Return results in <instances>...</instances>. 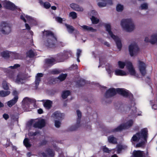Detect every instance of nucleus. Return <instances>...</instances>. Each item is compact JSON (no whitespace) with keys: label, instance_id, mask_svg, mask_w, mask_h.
Wrapping results in <instances>:
<instances>
[{"label":"nucleus","instance_id":"1","mask_svg":"<svg viewBox=\"0 0 157 157\" xmlns=\"http://www.w3.org/2000/svg\"><path fill=\"white\" fill-rule=\"evenodd\" d=\"M147 128L142 129L140 132L136 133L134 135L131 140L132 141H140L136 145V147H141L143 146L147 142Z\"/></svg>","mask_w":157,"mask_h":157},{"label":"nucleus","instance_id":"2","mask_svg":"<svg viewBox=\"0 0 157 157\" xmlns=\"http://www.w3.org/2000/svg\"><path fill=\"white\" fill-rule=\"evenodd\" d=\"M43 38L44 39V44L49 48L55 47L57 42V39L53 33L50 31L44 30L43 32Z\"/></svg>","mask_w":157,"mask_h":157},{"label":"nucleus","instance_id":"3","mask_svg":"<svg viewBox=\"0 0 157 157\" xmlns=\"http://www.w3.org/2000/svg\"><path fill=\"white\" fill-rule=\"evenodd\" d=\"M117 93L124 96H128L131 98H132L133 97L132 95L130 93H129L127 90L123 89L117 88L115 89L113 88L109 89L106 92L105 96L106 98H109L114 96Z\"/></svg>","mask_w":157,"mask_h":157},{"label":"nucleus","instance_id":"4","mask_svg":"<svg viewBox=\"0 0 157 157\" xmlns=\"http://www.w3.org/2000/svg\"><path fill=\"white\" fill-rule=\"evenodd\" d=\"M105 27L109 35L116 42L118 48L120 50L122 47V44L120 38L114 34V31L111 29L110 24H105Z\"/></svg>","mask_w":157,"mask_h":157},{"label":"nucleus","instance_id":"5","mask_svg":"<svg viewBox=\"0 0 157 157\" xmlns=\"http://www.w3.org/2000/svg\"><path fill=\"white\" fill-rule=\"evenodd\" d=\"M119 67L121 69L123 68L125 66L128 70L129 74L135 77H137L138 76V74H136L134 68L132 63L129 61H126L125 62L121 61H119L118 63Z\"/></svg>","mask_w":157,"mask_h":157},{"label":"nucleus","instance_id":"6","mask_svg":"<svg viewBox=\"0 0 157 157\" xmlns=\"http://www.w3.org/2000/svg\"><path fill=\"white\" fill-rule=\"evenodd\" d=\"M121 25L122 27L127 32H132L135 29V25L132 19L131 18L122 20Z\"/></svg>","mask_w":157,"mask_h":157},{"label":"nucleus","instance_id":"7","mask_svg":"<svg viewBox=\"0 0 157 157\" xmlns=\"http://www.w3.org/2000/svg\"><path fill=\"white\" fill-rule=\"evenodd\" d=\"M9 78L18 84H21L24 83L27 78L21 73H19L16 75L14 73L10 74Z\"/></svg>","mask_w":157,"mask_h":157},{"label":"nucleus","instance_id":"8","mask_svg":"<svg viewBox=\"0 0 157 157\" xmlns=\"http://www.w3.org/2000/svg\"><path fill=\"white\" fill-rule=\"evenodd\" d=\"M11 29L9 24L6 22H2L0 24V32L5 35H8L11 33Z\"/></svg>","mask_w":157,"mask_h":157},{"label":"nucleus","instance_id":"9","mask_svg":"<svg viewBox=\"0 0 157 157\" xmlns=\"http://www.w3.org/2000/svg\"><path fill=\"white\" fill-rule=\"evenodd\" d=\"M4 6L6 8L13 11L14 13L16 15H18L20 13V9L17 8L13 3L9 1H5L4 2Z\"/></svg>","mask_w":157,"mask_h":157},{"label":"nucleus","instance_id":"10","mask_svg":"<svg viewBox=\"0 0 157 157\" xmlns=\"http://www.w3.org/2000/svg\"><path fill=\"white\" fill-rule=\"evenodd\" d=\"M133 121L132 120L128 121L126 123L124 124H121L117 128L113 129V132H116L121 131L123 129L128 128L131 127L133 124Z\"/></svg>","mask_w":157,"mask_h":157},{"label":"nucleus","instance_id":"11","mask_svg":"<svg viewBox=\"0 0 157 157\" xmlns=\"http://www.w3.org/2000/svg\"><path fill=\"white\" fill-rule=\"evenodd\" d=\"M72 53L71 51L70 50H64L63 52L60 53L58 55V58L61 59L60 62H62L64 59H68L69 57H71L72 56Z\"/></svg>","mask_w":157,"mask_h":157},{"label":"nucleus","instance_id":"12","mask_svg":"<svg viewBox=\"0 0 157 157\" xmlns=\"http://www.w3.org/2000/svg\"><path fill=\"white\" fill-rule=\"evenodd\" d=\"M129 51L130 55L131 56L136 55L139 50V48L137 44L133 43L129 46Z\"/></svg>","mask_w":157,"mask_h":157},{"label":"nucleus","instance_id":"13","mask_svg":"<svg viewBox=\"0 0 157 157\" xmlns=\"http://www.w3.org/2000/svg\"><path fill=\"white\" fill-rule=\"evenodd\" d=\"M76 112L78 117L75 126H73L71 127L70 130V131H72L75 130L80 125V120L81 117V112L78 110H77Z\"/></svg>","mask_w":157,"mask_h":157},{"label":"nucleus","instance_id":"14","mask_svg":"<svg viewBox=\"0 0 157 157\" xmlns=\"http://www.w3.org/2000/svg\"><path fill=\"white\" fill-rule=\"evenodd\" d=\"M98 5L100 7H105L107 5H111L112 0H97Z\"/></svg>","mask_w":157,"mask_h":157},{"label":"nucleus","instance_id":"15","mask_svg":"<svg viewBox=\"0 0 157 157\" xmlns=\"http://www.w3.org/2000/svg\"><path fill=\"white\" fill-rule=\"evenodd\" d=\"M21 19L23 20V21L26 22L27 21L32 24L35 25L36 24L35 20L32 17L28 16L27 15H25V14L22 15L21 16Z\"/></svg>","mask_w":157,"mask_h":157},{"label":"nucleus","instance_id":"16","mask_svg":"<svg viewBox=\"0 0 157 157\" xmlns=\"http://www.w3.org/2000/svg\"><path fill=\"white\" fill-rule=\"evenodd\" d=\"M133 157H146L148 155L147 152L144 153L143 151L140 150H134L133 152Z\"/></svg>","mask_w":157,"mask_h":157},{"label":"nucleus","instance_id":"17","mask_svg":"<svg viewBox=\"0 0 157 157\" xmlns=\"http://www.w3.org/2000/svg\"><path fill=\"white\" fill-rule=\"evenodd\" d=\"M138 68L142 75L144 76L146 73V66L145 64L142 61H139Z\"/></svg>","mask_w":157,"mask_h":157},{"label":"nucleus","instance_id":"18","mask_svg":"<svg viewBox=\"0 0 157 157\" xmlns=\"http://www.w3.org/2000/svg\"><path fill=\"white\" fill-rule=\"evenodd\" d=\"M45 123V121L44 119H40L35 121L33 124V126L35 128H41L44 126Z\"/></svg>","mask_w":157,"mask_h":157},{"label":"nucleus","instance_id":"19","mask_svg":"<svg viewBox=\"0 0 157 157\" xmlns=\"http://www.w3.org/2000/svg\"><path fill=\"white\" fill-rule=\"evenodd\" d=\"M97 14V12L95 10H92L90 13V15L92 16L91 18H90L91 20L94 24H97L99 22V19L94 17Z\"/></svg>","mask_w":157,"mask_h":157},{"label":"nucleus","instance_id":"20","mask_svg":"<svg viewBox=\"0 0 157 157\" xmlns=\"http://www.w3.org/2000/svg\"><path fill=\"white\" fill-rule=\"evenodd\" d=\"M70 6L72 9L76 11L82 12L83 11V8L76 4L72 3L70 4Z\"/></svg>","mask_w":157,"mask_h":157},{"label":"nucleus","instance_id":"21","mask_svg":"<svg viewBox=\"0 0 157 157\" xmlns=\"http://www.w3.org/2000/svg\"><path fill=\"white\" fill-rule=\"evenodd\" d=\"M129 73V72H126L119 69H116L114 71L115 75L118 76H125L128 75Z\"/></svg>","mask_w":157,"mask_h":157},{"label":"nucleus","instance_id":"22","mask_svg":"<svg viewBox=\"0 0 157 157\" xmlns=\"http://www.w3.org/2000/svg\"><path fill=\"white\" fill-rule=\"evenodd\" d=\"M40 101H43V105L46 109H49L51 107L52 103V101L47 100H43Z\"/></svg>","mask_w":157,"mask_h":157},{"label":"nucleus","instance_id":"23","mask_svg":"<svg viewBox=\"0 0 157 157\" xmlns=\"http://www.w3.org/2000/svg\"><path fill=\"white\" fill-rule=\"evenodd\" d=\"M18 97L17 96L14 97V98L11 100L8 101L7 104V105L10 107H11L13 105H14L17 102Z\"/></svg>","mask_w":157,"mask_h":157},{"label":"nucleus","instance_id":"24","mask_svg":"<svg viewBox=\"0 0 157 157\" xmlns=\"http://www.w3.org/2000/svg\"><path fill=\"white\" fill-rule=\"evenodd\" d=\"M64 116V114L61 113L58 111L55 112L52 115V117L55 118L61 119Z\"/></svg>","mask_w":157,"mask_h":157},{"label":"nucleus","instance_id":"25","mask_svg":"<svg viewBox=\"0 0 157 157\" xmlns=\"http://www.w3.org/2000/svg\"><path fill=\"white\" fill-rule=\"evenodd\" d=\"M82 28L85 31H90L91 32H95L96 29H93L92 27L87 26L86 25H83L81 26Z\"/></svg>","mask_w":157,"mask_h":157},{"label":"nucleus","instance_id":"26","mask_svg":"<svg viewBox=\"0 0 157 157\" xmlns=\"http://www.w3.org/2000/svg\"><path fill=\"white\" fill-rule=\"evenodd\" d=\"M43 76V74L41 73H39L37 74L36 77L35 83L36 86H37L40 81L41 78Z\"/></svg>","mask_w":157,"mask_h":157},{"label":"nucleus","instance_id":"27","mask_svg":"<svg viewBox=\"0 0 157 157\" xmlns=\"http://www.w3.org/2000/svg\"><path fill=\"white\" fill-rule=\"evenodd\" d=\"M45 61L46 64L50 66L56 63L55 59L53 58L46 59Z\"/></svg>","mask_w":157,"mask_h":157},{"label":"nucleus","instance_id":"28","mask_svg":"<svg viewBox=\"0 0 157 157\" xmlns=\"http://www.w3.org/2000/svg\"><path fill=\"white\" fill-rule=\"evenodd\" d=\"M32 102V100L28 97H25L23 100L22 104L23 106H29V105Z\"/></svg>","mask_w":157,"mask_h":157},{"label":"nucleus","instance_id":"29","mask_svg":"<svg viewBox=\"0 0 157 157\" xmlns=\"http://www.w3.org/2000/svg\"><path fill=\"white\" fill-rule=\"evenodd\" d=\"M20 65L18 64H16L14 65L13 66H11L8 67V68H5L4 69V71L6 72L9 73L10 72V69H14L17 68V67H19Z\"/></svg>","mask_w":157,"mask_h":157},{"label":"nucleus","instance_id":"30","mask_svg":"<svg viewBox=\"0 0 157 157\" xmlns=\"http://www.w3.org/2000/svg\"><path fill=\"white\" fill-rule=\"evenodd\" d=\"M106 69L108 74L110 75L111 76V74L113 72V67L109 64H108L106 66Z\"/></svg>","mask_w":157,"mask_h":157},{"label":"nucleus","instance_id":"31","mask_svg":"<svg viewBox=\"0 0 157 157\" xmlns=\"http://www.w3.org/2000/svg\"><path fill=\"white\" fill-rule=\"evenodd\" d=\"M39 3L41 6H43L46 9L49 8L51 6L50 4L48 2H43L42 1L40 0L39 1Z\"/></svg>","mask_w":157,"mask_h":157},{"label":"nucleus","instance_id":"32","mask_svg":"<svg viewBox=\"0 0 157 157\" xmlns=\"http://www.w3.org/2000/svg\"><path fill=\"white\" fill-rule=\"evenodd\" d=\"M10 93L9 91H4L3 90L0 91V97H4L9 95Z\"/></svg>","mask_w":157,"mask_h":157},{"label":"nucleus","instance_id":"33","mask_svg":"<svg viewBox=\"0 0 157 157\" xmlns=\"http://www.w3.org/2000/svg\"><path fill=\"white\" fill-rule=\"evenodd\" d=\"M11 52H10L8 51H5L1 53V56L4 58H7L11 56L10 53Z\"/></svg>","mask_w":157,"mask_h":157},{"label":"nucleus","instance_id":"34","mask_svg":"<svg viewBox=\"0 0 157 157\" xmlns=\"http://www.w3.org/2000/svg\"><path fill=\"white\" fill-rule=\"evenodd\" d=\"M11 56H12L13 58L15 59H21V58L20 55L15 52H11L10 53Z\"/></svg>","mask_w":157,"mask_h":157},{"label":"nucleus","instance_id":"35","mask_svg":"<svg viewBox=\"0 0 157 157\" xmlns=\"http://www.w3.org/2000/svg\"><path fill=\"white\" fill-rule=\"evenodd\" d=\"M108 140L109 143L113 144H115L117 142L116 139L112 136H111L108 138Z\"/></svg>","mask_w":157,"mask_h":157},{"label":"nucleus","instance_id":"36","mask_svg":"<svg viewBox=\"0 0 157 157\" xmlns=\"http://www.w3.org/2000/svg\"><path fill=\"white\" fill-rule=\"evenodd\" d=\"M152 108L154 109H157V100L150 101Z\"/></svg>","mask_w":157,"mask_h":157},{"label":"nucleus","instance_id":"37","mask_svg":"<svg viewBox=\"0 0 157 157\" xmlns=\"http://www.w3.org/2000/svg\"><path fill=\"white\" fill-rule=\"evenodd\" d=\"M70 94V92L68 90L64 91L62 93V97L63 99L66 98Z\"/></svg>","mask_w":157,"mask_h":157},{"label":"nucleus","instance_id":"38","mask_svg":"<svg viewBox=\"0 0 157 157\" xmlns=\"http://www.w3.org/2000/svg\"><path fill=\"white\" fill-rule=\"evenodd\" d=\"M65 25L67 28L68 32L69 33H72L74 30V29L72 26L67 24H65Z\"/></svg>","mask_w":157,"mask_h":157},{"label":"nucleus","instance_id":"39","mask_svg":"<svg viewBox=\"0 0 157 157\" xmlns=\"http://www.w3.org/2000/svg\"><path fill=\"white\" fill-rule=\"evenodd\" d=\"M148 8V5L147 3H143L140 5V9L143 10H146Z\"/></svg>","mask_w":157,"mask_h":157},{"label":"nucleus","instance_id":"40","mask_svg":"<svg viewBox=\"0 0 157 157\" xmlns=\"http://www.w3.org/2000/svg\"><path fill=\"white\" fill-rule=\"evenodd\" d=\"M27 56L29 57H32L35 55V52L32 50H30L27 53Z\"/></svg>","mask_w":157,"mask_h":157},{"label":"nucleus","instance_id":"41","mask_svg":"<svg viewBox=\"0 0 157 157\" xmlns=\"http://www.w3.org/2000/svg\"><path fill=\"white\" fill-rule=\"evenodd\" d=\"M123 6L121 4H118L116 6V10L118 12H121L123 10Z\"/></svg>","mask_w":157,"mask_h":157},{"label":"nucleus","instance_id":"42","mask_svg":"<svg viewBox=\"0 0 157 157\" xmlns=\"http://www.w3.org/2000/svg\"><path fill=\"white\" fill-rule=\"evenodd\" d=\"M69 16L72 18L73 19H75L77 18V15L76 12H71L69 14Z\"/></svg>","mask_w":157,"mask_h":157},{"label":"nucleus","instance_id":"43","mask_svg":"<svg viewBox=\"0 0 157 157\" xmlns=\"http://www.w3.org/2000/svg\"><path fill=\"white\" fill-rule=\"evenodd\" d=\"M67 76L66 74H61L58 78V79L60 81L64 80L66 78Z\"/></svg>","mask_w":157,"mask_h":157},{"label":"nucleus","instance_id":"44","mask_svg":"<svg viewBox=\"0 0 157 157\" xmlns=\"http://www.w3.org/2000/svg\"><path fill=\"white\" fill-rule=\"evenodd\" d=\"M24 145L26 147H29L30 146V144L29 142V140L27 138H25L23 141Z\"/></svg>","mask_w":157,"mask_h":157},{"label":"nucleus","instance_id":"45","mask_svg":"<svg viewBox=\"0 0 157 157\" xmlns=\"http://www.w3.org/2000/svg\"><path fill=\"white\" fill-rule=\"evenodd\" d=\"M46 152L47 155L51 156L53 157L54 155V153L53 151L50 149H47V150Z\"/></svg>","mask_w":157,"mask_h":157},{"label":"nucleus","instance_id":"46","mask_svg":"<svg viewBox=\"0 0 157 157\" xmlns=\"http://www.w3.org/2000/svg\"><path fill=\"white\" fill-rule=\"evenodd\" d=\"M3 88L5 90H8L9 89V86L7 83L6 81H3L2 83Z\"/></svg>","mask_w":157,"mask_h":157},{"label":"nucleus","instance_id":"47","mask_svg":"<svg viewBox=\"0 0 157 157\" xmlns=\"http://www.w3.org/2000/svg\"><path fill=\"white\" fill-rule=\"evenodd\" d=\"M25 25L26 28V29L29 30V33L31 35V36H32L33 35V33L32 31L30 30V27L29 25L27 23H25Z\"/></svg>","mask_w":157,"mask_h":157},{"label":"nucleus","instance_id":"48","mask_svg":"<svg viewBox=\"0 0 157 157\" xmlns=\"http://www.w3.org/2000/svg\"><path fill=\"white\" fill-rule=\"evenodd\" d=\"M135 105V103L134 102V101L132 100V105L133 106L132 107H131V109H132V111H133L134 113H135L136 111V108L135 107H134V106Z\"/></svg>","mask_w":157,"mask_h":157},{"label":"nucleus","instance_id":"49","mask_svg":"<svg viewBox=\"0 0 157 157\" xmlns=\"http://www.w3.org/2000/svg\"><path fill=\"white\" fill-rule=\"evenodd\" d=\"M124 146L119 145L117 147V153H119L122 149L124 148Z\"/></svg>","mask_w":157,"mask_h":157},{"label":"nucleus","instance_id":"50","mask_svg":"<svg viewBox=\"0 0 157 157\" xmlns=\"http://www.w3.org/2000/svg\"><path fill=\"white\" fill-rule=\"evenodd\" d=\"M103 151L104 152L107 153H109L110 151H114V150L113 149L112 150H109V149L106 147L105 146H103L102 147Z\"/></svg>","mask_w":157,"mask_h":157},{"label":"nucleus","instance_id":"51","mask_svg":"<svg viewBox=\"0 0 157 157\" xmlns=\"http://www.w3.org/2000/svg\"><path fill=\"white\" fill-rule=\"evenodd\" d=\"M55 126L57 128H59L61 125L60 122L58 121H55Z\"/></svg>","mask_w":157,"mask_h":157},{"label":"nucleus","instance_id":"52","mask_svg":"<svg viewBox=\"0 0 157 157\" xmlns=\"http://www.w3.org/2000/svg\"><path fill=\"white\" fill-rule=\"evenodd\" d=\"M56 20L59 23H61L63 21H65V19L64 18L62 19L61 17H57L56 18Z\"/></svg>","mask_w":157,"mask_h":157},{"label":"nucleus","instance_id":"53","mask_svg":"<svg viewBox=\"0 0 157 157\" xmlns=\"http://www.w3.org/2000/svg\"><path fill=\"white\" fill-rule=\"evenodd\" d=\"M18 93L16 90H13L12 92V95L14 96V97H15L16 96H17V97H18Z\"/></svg>","mask_w":157,"mask_h":157},{"label":"nucleus","instance_id":"54","mask_svg":"<svg viewBox=\"0 0 157 157\" xmlns=\"http://www.w3.org/2000/svg\"><path fill=\"white\" fill-rule=\"evenodd\" d=\"M59 71L57 70H54L51 72V73L53 74H58Z\"/></svg>","mask_w":157,"mask_h":157},{"label":"nucleus","instance_id":"55","mask_svg":"<svg viewBox=\"0 0 157 157\" xmlns=\"http://www.w3.org/2000/svg\"><path fill=\"white\" fill-rule=\"evenodd\" d=\"M81 52H82V51L81 50H80V49H78L77 50V57H80V55H81Z\"/></svg>","mask_w":157,"mask_h":157},{"label":"nucleus","instance_id":"56","mask_svg":"<svg viewBox=\"0 0 157 157\" xmlns=\"http://www.w3.org/2000/svg\"><path fill=\"white\" fill-rule=\"evenodd\" d=\"M37 133L36 132H30L29 133L28 135L29 136H35L36 135Z\"/></svg>","mask_w":157,"mask_h":157},{"label":"nucleus","instance_id":"57","mask_svg":"<svg viewBox=\"0 0 157 157\" xmlns=\"http://www.w3.org/2000/svg\"><path fill=\"white\" fill-rule=\"evenodd\" d=\"M3 117L6 120H7L9 118V115L7 114H4L3 116Z\"/></svg>","mask_w":157,"mask_h":157},{"label":"nucleus","instance_id":"58","mask_svg":"<svg viewBox=\"0 0 157 157\" xmlns=\"http://www.w3.org/2000/svg\"><path fill=\"white\" fill-rule=\"evenodd\" d=\"M80 82L81 83V84L80 85V86L84 85L85 83V81L83 79H81L80 80Z\"/></svg>","mask_w":157,"mask_h":157},{"label":"nucleus","instance_id":"59","mask_svg":"<svg viewBox=\"0 0 157 157\" xmlns=\"http://www.w3.org/2000/svg\"><path fill=\"white\" fill-rule=\"evenodd\" d=\"M37 111L38 113L39 114H42L43 112V110L41 109H38Z\"/></svg>","mask_w":157,"mask_h":157},{"label":"nucleus","instance_id":"60","mask_svg":"<svg viewBox=\"0 0 157 157\" xmlns=\"http://www.w3.org/2000/svg\"><path fill=\"white\" fill-rule=\"evenodd\" d=\"M34 121L33 120H31L28 123L29 124V125H31L33 124Z\"/></svg>","mask_w":157,"mask_h":157},{"label":"nucleus","instance_id":"61","mask_svg":"<svg viewBox=\"0 0 157 157\" xmlns=\"http://www.w3.org/2000/svg\"><path fill=\"white\" fill-rule=\"evenodd\" d=\"M104 44L108 47L109 46V43L107 42H105L104 43Z\"/></svg>","mask_w":157,"mask_h":157},{"label":"nucleus","instance_id":"62","mask_svg":"<svg viewBox=\"0 0 157 157\" xmlns=\"http://www.w3.org/2000/svg\"><path fill=\"white\" fill-rule=\"evenodd\" d=\"M51 8L53 10H56V8L55 6H52L51 7Z\"/></svg>","mask_w":157,"mask_h":157},{"label":"nucleus","instance_id":"63","mask_svg":"<svg viewBox=\"0 0 157 157\" xmlns=\"http://www.w3.org/2000/svg\"><path fill=\"white\" fill-rule=\"evenodd\" d=\"M4 106V104L0 101V108Z\"/></svg>","mask_w":157,"mask_h":157},{"label":"nucleus","instance_id":"64","mask_svg":"<svg viewBox=\"0 0 157 157\" xmlns=\"http://www.w3.org/2000/svg\"><path fill=\"white\" fill-rule=\"evenodd\" d=\"M42 155L44 157H47V155H45V154L44 153H42Z\"/></svg>","mask_w":157,"mask_h":157}]
</instances>
